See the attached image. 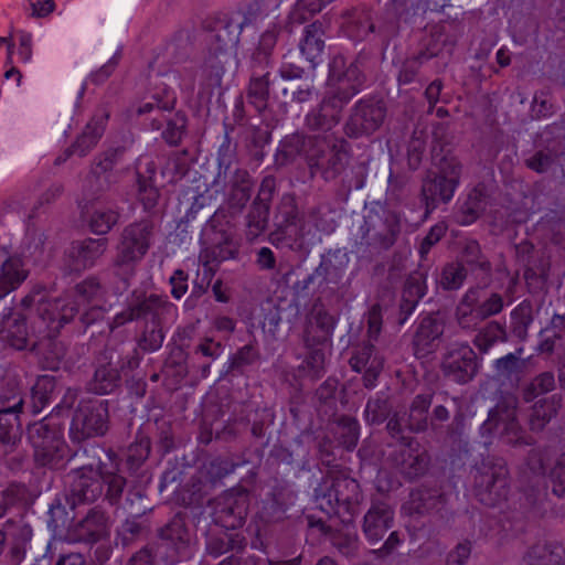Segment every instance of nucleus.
<instances>
[{"label": "nucleus", "instance_id": "1", "mask_svg": "<svg viewBox=\"0 0 565 565\" xmlns=\"http://www.w3.org/2000/svg\"><path fill=\"white\" fill-rule=\"evenodd\" d=\"M435 170L426 172L422 181L420 199L427 217L440 203L451 201L459 184L461 163L446 145L436 142L431 149Z\"/></svg>", "mask_w": 565, "mask_h": 565}, {"label": "nucleus", "instance_id": "2", "mask_svg": "<svg viewBox=\"0 0 565 565\" xmlns=\"http://www.w3.org/2000/svg\"><path fill=\"white\" fill-rule=\"evenodd\" d=\"M362 500L359 482L341 471H329L315 489L317 508L345 525L353 522Z\"/></svg>", "mask_w": 565, "mask_h": 565}, {"label": "nucleus", "instance_id": "3", "mask_svg": "<svg viewBox=\"0 0 565 565\" xmlns=\"http://www.w3.org/2000/svg\"><path fill=\"white\" fill-rule=\"evenodd\" d=\"M156 235V224L142 218L125 226L116 245L111 266L114 273L127 282L136 271L137 264L146 256Z\"/></svg>", "mask_w": 565, "mask_h": 565}, {"label": "nucleus", "instance_id": "4", "mask_svg": "<svg viewBox=\"0 0 565 565\" xmlns=\"http://www.w3.org/2000/svg\"><path fill=\"white\" fill-rule=\"evenodd\" d=\"M139 362L136 349L124 345L106 347L96 359V369L88 383V390L98 395L115 392L121 383L120 372L137 369Z\"/></svg>", "mask_w": 565, "mask_h": 565}, {"label": "nucleus", "instance_id": "5", "mask_svg": "<svg viewBox=\"0 0 565 565\" xmlns=\"http://www.w3.org/2000/svg\"><path fill=\"white\" fill-rule=\"evenodd\" d=\"M402 215L384 206L371 209L360 226L362 246L377 253L391 249L402 235Z\"/></svg>", "mask_w": 565, "mask_h": 565}, {"label": "nucleus", "instance_id": "6", "mask_svg": "<svg viewBox=\"0 0 565 565\" xmlns=\"http://www.w3.org/2000/svg\"><path fill=\"white\" fill-rule=\"evenodd\" d=\"M473 493L487 507H495L508 497V469L502 459L482 457L472 470Z\"/></svg>", "mask_w": 565, "mask_h": 565}, {"label": "nucleus", "instance_id": "7", "mask_svg": "<svg viewBox=\"0 0 565 565\" xmlns=\"http://www.w3.org/2000/svg\"><path fill=\"white\" fill-rule=\"evenodd\" d=\"M306 149V162L310 177L320 175L323 180H334L344 170L348 153L342 146L329 142L326 138L310 139Z\"/></svg>", "mask_w": 565, "mask_h": 565}, {"label": "nucleus", "instance_id": "8", "mask_svg": "<svg viewBox=\"0 0 565 565\" xmlns=\"http://www.w3.org/2000/svg\"><path fill=\"white\" fill-rule=\"evenodd\" d=\"M109 402L107 399H83L73 414L71 434L73 439L78 441L102 437L109 430Z\"/></svg>", "mask_w": 565, "mask_h": 565}, {"label": "nucleus", "instance_id": "9", "mask_svg": "<svg viewBox=\"0 0 565 565\" xmlns=\"http://www.w3.org/2000/svg\"><path fill=\"white\" fill-rule=\"evenodd\" d=\"M212 519L225 530L242 527L248 515L249 493L244 488H233L210 502Z\"/></svg>", "mask_w": 565, "mask_h": 565}, {"label": "nucleus", "instance_id": "10", "mask_svg": "<svg viewBox=\"0 0 565 565\" xmlns=\"http://www.w3.org/2000/svg\"><path fill=\"white\" fill-rule=\"evenodd\" d=\"M386 106L381 99H362L351 109L344 125V132L350 138H360L374 134L384 122Z\"/></svg>", "mask_w": 565, "mask_h": 565}, {"label": "nucleus", "instance_id": "11", "mask_svg": "<svg viewBox=\"0 0 565 565\" xmlns=\"http://www.w3.org/2000/svg\"><path fill=\"white\" fill-rule=\"evenodd\" d=\"M552 450L548 447H537L529 451L527 468L536 476H546L552 493L558 498L565 494V452L559 454L553 463Z\"/></svg>", "mask_w": 565, "mask_h": 565}, {"label": "nucleus", "instance_id": "12", "mask_svg": "<svg viewBox=\"0 0 565 565\" xmlns=\"http://www.w3.org/2000/svg\"><path fill=\"white\" fill-rule=\"evenodd\" d=\"M479 367L477 353L468 344L448 349L440 364L444 376L461 385L471 382Z\"/></svg>", "mask_w": 565, "mask_h": 565}, {"label": "nucleus", "instance_id": "13", "mask_svg": "<svg viewBox=\"0 0 565 565\" xmlns=\"http://www.w3.org/2000/svg\"><path fill=\"white\" fill-rule=\"evenodd\" d=\"M67 482L66 501L71 509L95 502L103 494V480L98 478L93 465L72 470L67 475Z\"/></svg>", "mask_w": 565, "mask_h": 565}, {"label": "nucleus", "instance_id": "14", "mask_svg": "<svg viewBox=\"0 0 565 565\" xmlns=\"http://www.w3.org/2000/svg\"><path fill=\"white\" fill-rule=\"evenodd\" d=\"M347 96L334 95L333 93L327 94L318 107L313 108L306 116V127L311 131H329L342 118Z\"/></svg>", "mask_w": 565, "mask_h": 565}, {"label": "nucleus", "instance_id": "15", "mask_svg": "<svg viewBox=\"0 0 565 565\" xmlns=\"http://www.w3.org/2000/svg\"><path fill=\"white\" fill-rule=\"evenodd\" d=\"M343 56H335L330 63L329 82L339 86L332 93L347 96L345 103L356 95L364 83V75L355 63H351L345 70Z\"/></svg>", "mask_w": 565, "mask_h": 565}, {"label": "nucleus", "instance_id": "16", "mask_svg": "<svg viewBox=\"0 0 565 565\" xmlns=\"http://www.w3.org/2000/svg\"><path fill=\"white\" fill-rule=\"evenodd\" d=\"M172 308V305L158 295H150L142 299L137 298L129 307L118 313L107 326L110 330L120 327L128 321L138 320L151 316V320H160V316Z\"/></svg>", "mask_w": 565, "mask_h": 565}, {"label": "nucleus", "instance_id": "17", "mask_svg": "<svg viewBox=\"0 0 565 565\" xmlns=\"http://www.w3.org/2000/svg\"><path fill=\"white\" fill-rule=\"evenodd\" d=\"M391 460L405 479L413 481L426 473L430 456L426 450L420 449L419 444L415 440L414 445L404 446L393 452Z\"/></svg>", "mask_w": 565, "mask_h": 565}, {"label": "nucleus", "instance_id": "18", "mask_svg": "<svg viewBox=\"0 0 565 565\" xmlns=\"http://www.w3.org/2000/svg\"><path fill=\"white\" fill-rule=\"evenodd\" d=\"M337 319L323 307H315L303 332L302 342L305 348L324 347L331 342Z\"/></svg>", "mask_w": 565, "mask_h": 565}, {"label": "nucleus", "instance_id": "19", "mask_svg": "<svg viewBox=\"0 0 565 565\" xmlns=\"http://www.w3.org/2000/svg\"><path fill=\"white\" fill-rule=\"evenodd\" d=\"M109 516L100 507L90 508L84 518L73 525L74 537L94 544L109 535Z\"/></svg>", "mask_w": 565, "mask_h": 565}, {"label": "nucleus", "instance_id": "20", "mask_svg": "<svg viewBox=\"0 0 565 565\" xmlns=\"http://www.w3.org/2000/svg\"><path fill=\"white\" fill-rule=\"evenodd\" d=\"M238 42V35L230 25L221 26L213 35V41L209 46L206 64L218 74L225 66L231 64L234 56V50Z\"/></svg>", "mask_w": 565, "mask_h": 565}, {"label": "nucleus", "instance_id": "21", "mask_svg": "<svg viewBox=\"0 0 565 565\" xmlns=\"http://www.w3.org/2000/svg\"><path fill=\"white\" fill-rule=\"evenodd\" d=\"M394 511L384 502L373 503L363 519V534L372 546H376L392 527Z\"/></svg>", "mask_w": 565, "mask_h": 565}, {"label": "nucleus", "instance_id": "22", "mask_svg": "<svg viewBox=\"0 0 565 565\" xmlns=\"http://www.w3.org/2000/svg\"><path fill=\"white\" fill-rule=\"evenodd\" d=\"M445 321L438 315L424 317L414 334L413 345L417 358H425L437 348V341L443 337Z\"/></svg>", "mask_w": 565, "mask_h": 565}, {"label": "nucleus", "instance_id": "23", "mask_svg": "<svg viewBox=\"0 0 565 565\" xmlns=\"http://www.w3.org/2000/svg\"><path fill=\"white\" fill-rule=\"evenodd\" d=\"M108 248V238H85L72 243L68 257L75 270L92 267Z\"/></svg>", "mask_w": 565, "mask_h": 565}, {"label": "nucleus", "instance_id": "24", "mask_svg": "<svg viewBox=\"0 0 565 565\" xmlns=\"http://www.w3.org/2000/svg\"><path fill=\"white\" fill-rule=\"evenodd\" d=\"M426 276L414 271L405 280L398 306L397 324L403 326L415 311L419 300L426 295Z\"/></svg>", "mask_w": 565, "mask_h": 565}, {"label": "nucleus", "instance_id": "25", "mask_svg": "<svg viewBox=\"0 0 565 565\" xmlns=\"http://www.w3.org/2000/svg\"><path fill=\"white\" fill-rule=\"evenodd\" d=\"M349 260L345 250L340 248L330 249L321 256L320 264L316 268V275H319L321 282L344 287L349 284V279L344 282Z\"/></svg>", "mask_w": 565, "mask_h": 565}, {"label": "nucleus", "instance_id": "26", "mask_svg": "<svg viewBox=\"0 0 565 565\" xmlns=\"http://www.w3.org/2000/svg\"><path fill=\"white\" fill-rule=\"evenodd\" d=\"M26 317L10 310L0 321V340L15 350H24L29 345L30 333L25 323Z\"/></svg>", "mask_w": 565, "mask_h": 565}, {"label": "nucleus", "instance_id": "27", "mask_svg": "<svg viewBox=\"0 0 565 565\" xmlns=\"http://www.w3.org/2000/svg\"><path fill=\"white\" fill-rule=\"evenodd\" d=\"M523 348L508 353L494 361L493 367L499 380L509 383L512 387H519L527 374L529 359L522 358Z\"/></svg>", "mask_w": 565, "mask_h": 565}, {"label": "nucleus", "instance_id": "28", "mask_svg": "<svg viewBox=\"0 0 565 565\" xmlns=\"http://www.w3.org/2000/svg\"><path fill=\"white\" fill-rule=\"evenodd\" d=\"M227 206L234 213H239L250 200L253 180L245 169L236 168L231 172L227 181Z\"/></svg>", "mask_w": 565, "mask_h": 565}, {"label": "nucleus", "instance_id": "29", "mask_svg": "<svg viewBox=\"0 0 565 565\" xmlns=\"http://www.w3.org/2000/svg\"><path fill=\"white\" fill-rule=\"evenodd\" d=\"M158 536L168 542L177 554L184 553L190 547L191 536L186 526V515L178 512L158 530Z\"/></svg>", "mask_w": 565, "mask_h": 565}, {"label": "nucleus", "instance_id": "30", "mask_svg": "<svg viewBox=\"0 0 565 565\" xmlns=\"http://www.w3.org/2000/svg\"><path fill=\"white\" fill-rule=\"evenodd\" d=\"M563 397L561 394H553L548 397L536 401L531 407L529 428L533 433H541L546 425L557 416L562 408Z\"/></svg>", "mask_w": 565, "mask_h": 565}, {"label": "nucleus", "instance_id": "31", "mask_svg": "<svg viewBox=\"0 0 565 565\" xmlns=\"http://www.w3.org/2000/svg\"><path fill=\"white\" fill-rule=\"evenodd\" d=\"M247 539L241 533H212L206 537L205 553L214 558L232 552L239 554L245 551Z\"/></svg>", "mask_w": 565, "mask_h": 565}, {"label": "nucleus", "instance_id": "32", "mask_svg": "<svg viewBox=\"0 0 565 565\" xmlns=\"http://www.w3.org/2000/svg\"><path fill=\"white\" fill-rule=\"evenodd\" d=\"M433 397V393H427L418 394L412 399L407 417L405 419V428L411 433L420 434L428 429V412L431 406Z\"/></svg>", "mask_w": 565, "mask_h": 565}, {"label": "nucleus", "instance_id": "33", "mask_svg": "<svg viewBox=\"0 0 565 565\" xmlns=\"http://www.w3.org/2000/svg\"><path fill=\"white\" fill-rule=\"evenodd\" d=\"M463 416L458 414L447 428L446 441L449 445V458L452 465H463L469 457V441L462 435Z\"/></svg>", "mask_w": 565, "mask_h": 565}, {"label": "nucleus", "instance_id": "34", "mask_svg": "<svg viewBox=\"0 0 565 565\" xmlns=\"http://www.w3.org/2000/svg\"><path fill=\"white\" fill-rule=\"evenodd\" d=\"M519 406L518 397L512 393L502 394L498 403L490 409L488 419L482 424L483 434H492L500 422L515 418Z\"/></svg>", "mask_w": 565, "mask_h": 565}, {"label": "nucleus", "instance_id": "35", "mask_svg": "<svg viewBox=\"0 0 565 565\" xmlns=\"http://www.w3.org/2000/svg\"><path fill=\"white\" fill-rule=\"evenodd\" d=\"M20 402L9 406V408H1L0 411V445L13 446L20 444L22 430L19 419Z\"/></svg>", "mask_w": 565, "mask_h": 565}, {"label": "nucleus", "instance_id": "36", "mask_svg": "<svg viewBox=\"0 0 565 565\" xmlns=\"http://www.w3.org/2000/svg\"><path fill=\"white\" fill-rule=\"evenodd\" d=\"M297 220L298 209L295 198L291 194H285L277 205V212L275 215V225L277 228L270 234V238L273 241L282 239L284 235H286L288 230L296 224Z\"/></svg>", "mask_w": 565, "mask_h": 565}, {"label": "nucleus", "instance_id": "37", "mask_svg": "<svg viewBox=\"0 0 565 565\" xmlns=\"http://www.w3.org/2000/svg\"><path fill=\"white\" fill-rule=\"evenodd\" d=\"M324 28L320 21H315L307 25L303 31V38L300 40L299 49L306 58L315 63L322 54L324 49Z\"/></svg>", "mask_w": 565, "mask_h": 565}, {"label": "nucleus", "instance_id": "38", "mask_svg": "<svg viewBox=\"0 0 565 565\" xmlns=\"http://www.w3.org/2000/svg\"><path fill=\"white\" fill-rule=\"evenodd\" d=\"M312 139L307 138L305 135L296 132L286 136L275 154V163L278 167L287 166L295 161V159L303 153L306 156V149H308V142Z\"/></svg>", "mask_w": 565, "mask_h": 565}, {"label": "nucleus", "instance_id": "39", "mask_svg": "<svg viewBox=\"0 0 565 565\" xmlns=\"http://www.w3.org/2000/svg\"><path fill=\"white\" fill-rule=\"evenodd\" d=\"M455 319L462 330H475L483 320L479 308L477 307V298L471 296L468 289L461 297L455 310Z\"/></svg>", "mask_w": 565, "mask_h": 565}, {"label": "nucleus", "instance_id": "40", "mask_svg": "<svg viewBox=\"0 0 565 565\" xmlns=\"http://www.w3.org/2000/svg\"><path fill=\"white\" fill-rule=\"evenodd\" d=\"M446 495L437 489L420 487L411 492L412 509L419 514L439 510L446 504Z\"/></svg>", "mask_w": 565, "mask_h": 565}, {"label": "nucleus", "instance_id": "41", "mask_svg": "<svg viewBox=\"0 0 565 565\" xmlns=\"http://www.w3.org/2000/svg\"><path fill=\"white\" fill-rule=\"evenodd\" d=\"M104 130L105 126L103 119H92L77 137L75 142L66 149V157H70L74 152H77L79 156H85L97 145L104 134Z\"/></svg>", "mask_w": 565, "mask_h": 565}, {"label": "nucleus", "instance_id": "42", "mask_svg": "<svg viewBox=\"0 0 565 565\" xmlns=\"http://www.w3.org/2000/svg\"><path fill=\"white\" fill-rule=\"evenodd\" d=\"M21 306L25 309L35 306V315L38 318L49 331H54V327L57 324L60 299L44 300L41 298L35 300L33 296H26L21 300Z\"/></svg>", "mask_w": 565, "mask_h": 565}, {"label": "nucleus", "instance_id": "43", "mask_svg": "<svg viewBox=\"0 0 565 565\" xmlns=\"http://www.w3.org/2000/svg\"><path fill=\"white\" fill-rule=\"evenodd\" d=\"M34 461L41 467L54 468L60 465L65 456V444L63 439L56 441H44L33 444Z\"/></svg>", "mask_w": 565, "mask_h": 565}, {"label": "nucleus", "instance_id": "44", "mask_svg": "<svg viewBox=\"0 0 565 565\" xmlns=\"http://www.w3.org/2000/svg\"><path fill=\"white\" fill-rule=\"evenodd\" d=\"M565 552L562 546L537 543L527 552L529 565H561L564 561Z\"/></svg>", "mask_w": 565, "mask_h": 565}, {"label": "nucleus", "instance_id": "45", "mask_svg": "<svg viewBox=\"0 0 565 565\" xmlns=\"http://www.w3.org/2000/svg\"><path fill=\"white\" fill-rule=\"evenodd\" d=\"M342 15L348 20L353 38L364 40L369 34L375 32V24L365 8H352L343 12Z\"/></svg>", "mask_w": 565, "mask_h": 565}, {"label": "nucleus", "instance_id": "46", "mask_svg": "<svg viewBox=\"0 0 565 565\" xmlns=\"http://www.w3.org/2000/svg\"><path fill=\"white\" fill-rule=\"evenodd\" d=\"M488 201L483 186H476L468 194L467 200L461 205V221L463 225L473 223L487 209Z\"/></svg>", "mask_w": 565, "mask_h": 565}, {"label": "nucleus", "instance_id": "47", "mask_svg": "<svg viewBox=\"0 0 565 565\" xmlns=\"http://www.w3.org/2000/svg\"><path fill=\"white\" fill-rule=\"evenodd\" d=\"M507 341L508 332L504 324L490 321L476 334L473 344L481 353H487L495 343Z\"/></svg>", "mask_w": 565, "mask_h": 565}, {"label": "nucleus", "instance_id": "48", "mask_svg": "<svg viewBox=\"0 0 565 565\" xmlns=\"http://www.w3.org/2000/svg\"><path fill=\"white\" fill-rule=\"evenodd\" d=\"M269 72L262 74L258 71H253L247 89V99L252 103L257 110H264L267 107L269 99Z\"/></svg>", "mask_w": 565, "mask_h": 565}, {"label": "nucleus", "instance_id": "49", "mask_svg": "<svg viewBox=\"0 0 565 565\" xmlns=\"http://www.w3.org/2000/svg\"><path fill=\"white\" fill-rule=\"evenodd\" d=\"M191 161L189 151L185 149L172 152L161 168V174L170 183H175L186 175Z\"/></svg>", "mask_w": 565, "mask_h": 565}, {"label": "nucleus", "instance_id": "50", "mask_svg": "<svg viewBox=\"0 0 565 565\" xmlns=\"http://www.w3.org/2000/svg\"><path fill=\"white\" fill-rule=\"evenodd\" d=\"M268 205L252 203L250 209L246 215V237L248 241H254L259 237L267 228L269 218Z\"/></svg>", "mask_w": 565, "mask_h": 565}, {"label": "nucleus", "instance_id": "51", "mask_svg": "<svg viewBox=\"0 0 565 565\" xmlns=\"http://www.w3.org/2000/svg\"><path fill=\"white\" fill-rule=\"evenodd\" d=\"M90 451L93 458L97 460L96 469L94 470L98 478L104 479L118 473L120 459L116 451L111 448L106 449L99 445L93 446Z\"/></svg>", "mask_w": 565, "mask_h": 565}, {"label": "nucleus", "instance_id": "52", "mask_svg": "<svg viewBox=\"0 0 565 565\" xmlns=\"http://www.w3.org/2000/svg\"><path fill=\"white\" fill-rule=\"evenodd\" d=\"M471 296L477 298V307L483 320L500 313L504 308L502 295L498 292H487L481 287L469 288Z\"/></svg>", "mask_w": 565, "mask_h": 565}, {"label": "nucleus", "instance_id": "53", "mask_svg": "<svg viewBox=\"0 0 565 565\" xmlns=\"http://www.w3.org/2000/svg\"><path fill=\"white\" fill-rule=\"evenodd\" d=\"M532 322V306L529 301H522L511 312L510 330L520 341H524Z\"/></svg>", "mask_w": 565, "mask_h": 565}, {"label": "nucleus", "instance_id": "54", "mask_svg": "<svg viewBox=\"0 0 565 565\" xmlns=\"http://www.w3.org/2000/svg\"><path fill=\"white\" fill-rule=\"evenodd\" d=\"M555 388V377L553 372H543L536 375L525 384L521 391L525 403L533 402L537 396L547 394Z\"/></svg>", "mask_w": 565, "mask_h": 565}, {"label": "nucleus", "instance_id": "55", "mask_svg": "<svg viewBox=\"0 0 565 565\" xmlns=\"http://www.w3.org/2000/svg\"><path fill=\"white\" fill-rule=\"evenodd\" d=\"M392 405L385 395L370 397L365 405L364 417L369 425H380L391 415Z\"/></svg>", "mask_w": 565, "mask_h": 565}, {"label": "nucleus", "instance_id": "56", "mask_svg": "<svg viewBox=\"0 0 565 565\" xmlns=\"http://www.w3.org/2000/svg\"><path fill=\"white\" fill-rule=\"evenodd\" d=\"M43 347L42 352V366L43 369L50 371L60 370V365L66 356V347L62 341L52 339L50 335L43 342H41Z\"/></svg>", "mask_w": 565, "mask_h": 565}, {"label": "nucleus", "instance_id": "57", "mask_svg": "<svg viewBox=\"0 0 565 565\" xmlns=\"http://www.w3.org/2000/svg\"><path fill=\"white\" fill-rule=\"evenodd\" d=\"M339 443L347 449L353 450L359 441L360 425L356 418L342 415L337 420Z\"/></svg>", "mask_w": 565, "mask_h": 565}, {"label": "nucleus", "instance_id": "58", "mask_svg": "<svg viewBox=\"0 0 565 565\" xmlns=\"http://www.w3.org/2000/svg\"><path fill=\"white\" fill-rule=\"evenodd\" d=\"M186 116L178 111L173 117L166 119V129L162 131V139L171 147L178 146L186 132Z\"/></svg>", "mask_w": 565, "mask_h": 565}, {"label": "nucleus", "instance_id": "59", "mask_svg": "<svg viewBox=\"0 0 565 565\" xmlns=\"http://www.w3.org/2000/svg\"><path fill=\"white\" fill-rule=\"evenodd\" d=\"M466 278L467 269L463 264L454 262L444 266L439 284L445 290H457L462 286Z\"/></svg>", "mask_w": 565, "mask_h": 565}, {"label": "nucleus", "instance_id": "60", "mask_svg": "<svg viewBox=\"0 0 565 565\" xmlns=\"http://www.w3.org/2000/svg\"><path fill=\"white\" fill-rule=\"evenodd\" d=\"M151 449V443L148 437H140L130 444L126 452V463L131 471L138 470L148 459Z\"/></svg>", "mask_w": 565, "mask_h": 565}, {"label": "nucleus", "instance_id": "61", "mask_svg": "<svg viewBox=\"0 0 565 565\" xmlns=\"http://www.w3.org/2000/svg\"><path fill=\"white\" fill-rule=\"evenodd\" d=\"M285 94H288L291 102L305 104L317 97L318 93L312 77L305 76L303 79L291 82L286 88Z\"/></svg>", "mask_w": 565, "mask_h": 565}, {"label": "nucleus", "instance_id": "62", "mask_svg": "<svg viewBox=\"0 0 565 565\" xmlns=\"http://www.w3.org/2000/svg\"><path fill=\"white\" fill-rule=\"evenodd\" d=\"M55 390V379L42 375L32 387V403L35 412H40L51 399Z\"/></svg>", "mask_w": 565, "mask_h": 565}, {"label": "nucleus", "instance_id": "63", "mask_svg": "<svg viewBox=\"0 0 565 565\" xmlns=\"http://www.w3.org/2000/svg\"><path fill=\"white\" fill-rule=\"evenodd\" d=\"M164 334L160 320H151L145 326L142 337L138 344L145 351H157L162 347Z\"/></svg>", "mask_w": 565, "mask_h": 565}, {"label": "nucleus", "instance_id": "64", "mask_svg": "<svg viewBox=\"0 0 565 565\" xmlns=\"http://www.w3.org/2000/svg\"><path fill=\"white\" fill-rule=\"evenodd\" d=\"M119 217L116 210H96L89 218V228L97 235H106L118 223Z\"/></svg>", "mask_w": 565, "mask_h": 565}]
</instances>
